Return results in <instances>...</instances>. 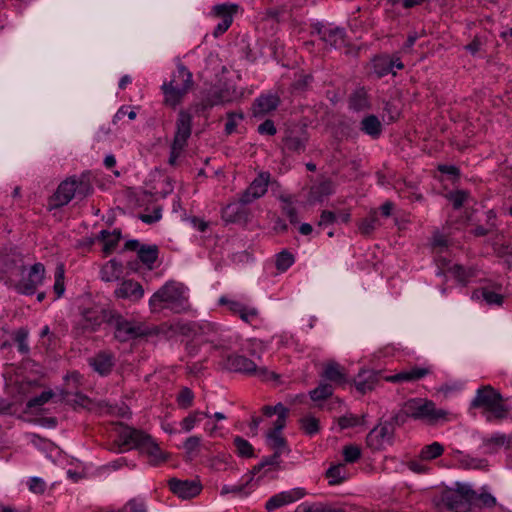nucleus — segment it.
<instances>
[{"label":"nucleus","instance_id":"c9c22d12","mask_svg":"<svg viewBox=\"0 0 512 512\" xmlns=\"http://www.w3.org/2000/svg\"><path fill=\"white\" fill-rule=\"evenodd\" d=\"M326 477L329 480V484L336 485L343 482L346 478L345 464L338 463L332 465L326 472Z\"/></svg>","mask_w":512,"mask_h":512},{"label":"nucleus","instance_id":"e2e57ef3","mask_svg":"<svg viewBox=\"0 0 512 512\" xmlns=\"http://www.w3.org/2000/svg\"><path fill=\"white\" fill-rule=\"evenodd\" d=\"M200 444H201V437L190 436L184 442L183 447L188 454H193L194 452L198 451Z\"/></svg>","mask_w":512,"mask_h":512},{"label":"nucleus","instance_id":"6ab92c4d","mask_svg":"<svg viewBox=\"0 0 512 512\" xmlns=\"http://www.w3.org/2000/svg\"><path fill=\"white\" fill-rule=\"evenodd\" d=\"M110 313L100 306H94L83 311L82 328L84 331H95L108 320Z\"/></svg>","mask_w":512,"mask_h":512},{"label":"nucleus","instance_id":"0eeeda50","mask_svg":"<svg viewBox=\"0 0 512 512\" xmlns=\"http://www.w3.org/2000/svg\"><path fill=\"white\" fill-rule=\"evenodd\" d=\"M476 492L469 485L457 483L455 490H448L442 495L443 505L456 512H463L471 505V500L475 498Z\"/></svg>","mask_w":512,"mask_h":512},{"label":"nucleus","instance_id":"e433bc0d","mask_svg":"<svg viewBox=\"0 0 512 512\" xmlns=\"http://www.w3.org/2000/svg\"><path fill=\"white\" fill-rule=\"evenodd\" d=\"M373 68L378 77H383L389 73H392L390 56L382 55L376 57L373 60Z\"/></svg>","mask_w":512,"mask_h":512},{"label":"nucleus","instance_id":"a18cd8bd","mask_svg":"<svg viewBox=\"0 0 512 512\" xmlns=\"http://www.w3.org/2000/svg\"><path fill=\"white\" fill-rule=\"evenodd\" d=\"M365 374L366 372L360 373L358 375V379L355 380V386L357 390L362 394H365L367 391L372 390L375 383L374 375L371 372H368L367 377H364Z\"/></svg>","mask_w":512,"mask_h":512},{"label":"nucleus","instance_id":"473e14b6","mask_svg":"<svg viewBox=\"0 0 512 512\" xmlns=\"http://www.w3.org/2000/svg\"><path fill=\"white\" fill-rule=\"evenodd\" d=\"M138 258L149 269H152L154 262L158 258V248L156 245H142L138 249Z\"/></svg>","mask_w":512,"mask_h":512},{"label":"nucleus","instance_id":"de8ad7c7","mask_svg":"<svg viewBox=\"0 0 512 512\" xmlns=\"http://www.w3.org/2000/svg\"><path fill=\"white\" fill-rule=\"evenodd\" d=\"M345 463H354L361 457V448L358 445H345L342 450Z\"/></svg>","mask_w":512,"mask_h":512},{"label":"nucleus","instance_id":"2f4dec72","mask_svg":"<svg viewBox=\"0 0 512 512\" xmlns=\"http://www.w3.org/2000/svg\"><path fill=\"white\" fill-rule=\"evenodd\" d=\"M349 106L355 111H363L369 108L368 95L364 88H359L351 94Z\"/></svg>","mask_w":512,"mask_h":512},{"label":"nucleus","instance_id":"a19ab883","mask_svg":"<svg viewBox=\"0 0 512 512\" xmlns=\"http://www.w3.org/2000/svg\"><path fill=\"white\" fill-rule=\"evenodd\" d=\"M444 452V447L439 442H433L430 445H426L420 452L422 460H433L440 457Z\"/></svg>","mask_w":512,"mask_h":512},{"label":"nucleus","instance_id":"7ed1b4c3","mask_svg":"<svg viewBox=\"0 0 512 512\" xmlns=\"http://www.w3.org/2000/svg\"><path fill=\"white\" fill-rule=\"evenodd\" d=\"M402 413L415 420H424L436 425L452 419V414L444 409L437 408L435 403L424 398H412L406 401Z\"/></svg>","mask_w":512,"mask_h":512},{"label":"nucleus","instance_id":"09e8293b","mask_svg":"<svg viewBox=\"0 0 512 512\" xmlns=\"http://www.w3.org/2000/svg\"><path fill=\"white\" fill-rule=\"evenodd\" d=\"M293 263L294 256L286 250L280 252L276 257V268L281 272L286 271Z\"/></svg>","mask_w":512,"mask_h":512},{"label":"nucleus","instance_id":"7c9ffc66","mask_svg":"<svg viewBox=\"0 0 512 512\" xmlns=\"http://www.w3.org/2000/svg\"><path fill=\"white\" fill-rule=\"evenodd\" d=\"M494 253L498 257H506L512 254V244L507 241L502 233H497L491 240Z\"/></svg>","mask_w":512,"mask_h":512},{"label":"nucleus","instance_id":"f3484780","mask_svg":"<svg viewBox=\"0 0 512 512\" xmlns=\"http://www.w3.org/2000/svg\"><path fill=\"white\" fill-rule=\"evenodd\" d=\"M114 296L117 299L128 300L130 302H138L144 296V289L142 285L133 280H123L115 289Z\"/></svg>","mask_w":512,"mask_h":512},{"label":"nucleus","instance_id":"1a4fd4ad","mask_svg":"<svg viewBox=\"0 0 512 512\" xmlns=\"http://www.w3.org/2000/svg\"><path fill=\"white\" fill-rule=\"evenodd\" d=\"M24 258L18 252L0 255V281L11 286L16 278L24 272Z\"/></svg>","mask_w":512,"mask_h":512},{"label":"nucleus","instance_id":"a878e982","mask_svg":"<svg viewBox=\"0 0 512 512\" xmlns=\"http://www.w3.org/2000/svg\"><path fill=\"white\" fill-rule=\"evenodd\" d=\"M279 102V98L276 95H261L253 104L254 116H263L275 110L278 107Z\"/></svg>","mask_w":512,"mask_h":512},{"label":"nucleus","instance_id":"4be33fe9","mask_svg":"<svg viewBox=\"0 0 512 512\" xmlns=\"http://www.w3.org/2000/svg\"><path fill=\"white\" fill-rule=\"evenodd\" d=\"M335 191V183L329 179L322 177L318 179L311 187L308 195L310 203L322 202L324 198L333 194Z\"/></svg>","mask_w":512,"mask_h":512},{"label":"nucleus","instance_id":"412c9836","mask_svg":"<svg viewBox=\"0 0 512 512\" xmlns=\"http://www.w3.org/2000/svg\"><path fill=\"white\" fill-rule=\"evenodd\" d=\"M305 495V492L301 488L291 489L289 491H283L272 496L265 505V508L268 511H273L277 508H280L284 505L293 503L299 499H301Z\"/></svg>","mask_w":512,"mask_h":512},{"label":"nucleus","instance_id":"58836bf2","mask_svg":"<svg viewBox=\"0 0 512 512\" xmlns=\"http://www.w3.org/2000/svg\"><path fill=\"white\" fill-rule=\"evenodd\" d=\"M208 416V412L193 411L181 421L180 426L184 432H190L202 417Z\"/></svg>","mask_w":512,"mask_h":512},{"label":"nucleus","instance_id":"4c0bfd02","mask_svg":"<svg viewBox=\"0 0 512 512\" xmlns=\"http://www.w3.org/2000/svg\"><path fill=\"white\" fill-rule=\"evenodd\" d=\"M280 201L283 203L282 212L286 215L292 224L298 223V215L297 210L293 206L292 197L290 195H281L279 197Z\"/></svg>","mask_w":512,"mask_h":512},{"label":"nucleus","instance_id":"c85d7f7f","mask_svg":"<svg viewBox=\"0 0 512 512\" xmlns=\"http://www.w3.org/2000/svg\"><path fill=\"white\" fill-rule=\"evenodd\" d=\"M122 273V264L117 262L115 259L109 260L105 265H103L100 271L101 279L105 282H113L118 280Z\"/></svg>","mask_w":512,"mask_h":512},{"label":"nucleus","instance_id":"79ce46f5","mask_svg":"<svg viewBox=\"0 0 512 512\" xmlns=\"http://www.w3.org/2000/svg\"><path fill=\"white\" fill-rule=\"evenodd\" d=\"M103 240V251L105 254H110L117 246L120 240V233L113 232L112 234L106 230L101 231Z\"/></svg>","mask_w":512,"mask_h":512},{"label":"nucleus","instance_id":"ea45409f","mask_svg":"<svg viewBox=\"0 0 512 512\" xmlns=\"http://www.w3.org/2000/svg\"><path fill=\"white\" fill-rule=\"evenodd\" d=\"M306 141V137L297 136L291 133L285 137L284 145L288 150L300 153L305 150Z\"/></svg>","mask_w":512,"mask_h":512},{"label":"nucleus","instance_id":"bb28decb","mask_svg":"<svg viewBox=\"0 0 512 512\" xmlns=\"http://www.w3.org/2000/svg\"><path fill=\"white\" fill-rule=\"evenodd\" d=\"M323 377L338 385H342L347 382L345 369L335 361L326 363L323 371Z\"/></svg>","mask_w":512,"mask_h":512},{"label":"nucleus","instance_id":"603ef678","mask_svg":"<svg viewBox=\"0 0 512 512\" xmlns=\"http://www.w3.org/2000/svg\"><path fill=\"white\" fill-rule=\"evenodd\" d=\"M470 502H471V504L482 506V507H487V508H491L496 505L495 497H493L490 493H486V492H483L480 494H478L476 492L475 498L472 499Z\"/></svg>","mask_w":512,"mask_h":512},{"label":"nucleus","instance_id":"ddd939ff","mask_svg":"<svg viewBox=\"0 0 512 512\" xmlns=\"http://www.w3.org/2000/svg\"><path fill=\"white\" fill-rule=\"evenodd\" d=\"M394 434L391 423L384 422L374 427L366 437L367 446L373 450H381L385 444H390Z\"/></svg>","mask_w":512,"mask_h":512},{"label":"nucleus","instance_id":"37998d69","mask_svg":"<svg viewBox=\"0 0 512 512\" xmlns=\"http://www.w3.org/2000/svg\"><path fill=\"white\" fill-rule=\"evenodd\" d=\"M73 178L77 184L76 197L83 199L92 193L93 187H92L90 180L87 176H85V175H81L80 177L73 176Z\"/></svg>","mask_w":512,"mask_h":512},{"label":"nucleus","instance_id":"f704fd0d","mask_svg":"<svg viewBox=\"0 0 512 512\" xmlns=\"http://www.w3.org/2000/svg\"><path fill=\"white\" fill-rule=\"evenodd\" d=\"M301 430L309 436H313L320 431L319 420L312 416L306 415L299 420Z\"/></svg>","mask_w":512,"mask_h":512},{"label":"nucleus","instance_id":"6e6d98bb","mask_svg":"<svg viewBox=\"0 0 512 512\" xmlns=\"http://www.w3.org/2000/svg\"><path fill=\"white\" fill-rule=\"evenodd\" d=\"M54 393L52 391H43L39 396L31 398L27 402L28 408H35L44 405L47 403L52 397Z\"/></svg>","mask_w":512,"mask_h":512},{"label":"nucleus","instance_id":"dca6fc26","mask_svg":"<svg viewBox=\"0 0 512 512\" xmlns=\"http://www.w3.org/2000/svg\"><path fill=\"white\" fill-rule=\"evenodd\" d=\"M312 34H317L320 39L331 47L339 48L345 43V31L343 28L316 24Z\"/></svg>","mask_w":512,"mask_h":512},{"label":"nucleus","instance_id":"2eb2a0df","mask_svg":"<svg viewBox=\"0 0 512 512\" xmlns=\"http://www.w3.org/2000/svg\"><path fill=\"white\" fill-rule=\"evenodd\" d=\"M269 182L270 173H259L258 176L249 185V187L240 195L239 202L243 205H246L262 197L267 192Z\"/></svg>","mask_w":512,"mask_h":512},{"label":"nucleus","instance_id":"8fccbe9b","mask_svg":"<svg viewBox=\"0 0 512 512\" xmlns=\"http://www.w3.org/2000/svg\"><path fill=\"white\" fill-rule=\"evenodd\" d=\"M244 115L242 112H229L227 114V122L225 124V132L232 134L236 131L237 125L243 120Z\"/></svg>","mask_w":512,"mask_h":512},{"label":"nucleus","instance_id":"b1692460","mask_svg":"<svg viewBox=\"0 0 512 512\" xmlns=\"http://www.w3.org/2000/svg\"><path fill=\"white\" fill-rule=\"evenodd\" d=\"M282 429H277V426H273L266 434V439L269 447L274 450L272 454V460L275 461L280 458L281 454L289 451L287 442L281 434Z\"/></svg>","mask_w":512,"mask_h":512},{"label":"nucleus","instance_id":"20e7f679","mask_svg":"<svg viewBox=\"0 0 512 512\" xmlns=\"http://www.w3.org/2000/svg\"><path fill=\"white\" fill-rule=\"evenodd\" d=\"M471 406L483 408L488 421L502 420L509 413V407L506 405L502 395L490 385L477 390Z\"/></svg>","mask_w":512,"mask_h":512},{"label":"nucleus","instance_id":"49530a36","mask_svg":"<svg viewBox=\"0 0 512 512\" xmlns=\"http://www.w3.org/2000/svg\"><path fill=\"white\" fill-rule=\"evenodd\" d=\"M333 394V388L330 384H320L318 387L310 391V398L313 401L324 400Z\"/></svg>","mask_w":512,"mask_h":512},{"label":"nucleus","instance_id":"f8f14e48","mask_svg":"<svg viewBox=\"0 0 512 512\" xmlns=\"http://www.w3.org/2000/svg\"><path fill=\"white\" fill-rule=\"evenodd\" d=\"M240 10V6L235 3H222L212 7L211 15L215 18H220L221 22L215 27L213 31L214 37H219L224 34L233 22L234 16Z\"/></svg>","mask_w":512,"mask_h":512},{"label":"nucleus","instance_id":"a211bd4d","mask_svg":"<svg viewBox=\"0 0 512 512\" xmlns=\"http://www.w3.org/2000/svg\"><path fill=\"white\" fill-rule=\"evenodd\" d=\"M192 116L186 110H180L176 121V132L173 143L177 147H185L191 135Z\"/></svg>","mask_w":512,"mask_h":512},{"label":"nucleus","instance_id":"72a5a7b5","mask_svg":"<svg viewBox=\"0 0 512 512\" xmlns=\"http://www.w3.org/2000/svg\"><path fill=\"white\" fill-rule=\"evenodd\" d=\"M379 225L377 211L373 210L366 218L358 223V229L362 235H370Z\"/></svg>","mask_w":512,"mask_h":512},{"label":"nucleus","instance_id":"5701e85b","mask_svg":"<svg viewBox=\"0 0 512 512\" xmlns=\"http://www.w3.org/2000/svg\"><path fill=\"white\" fill-rule=\"evenodd\" d=\"M431 373L429 367H412L396 374L385 376L384 379L392 383L415 382Z\"/></svg>","mask_w":512,"mask_h":512},{"label":"nucleus","instance_id":"cd10ccee","mask_svg":"<svg viewBox=\"0 0 512 512\" xmlns=\"http://www.w3.org/2000/svg\"><path fill=\"white\" fill-rule=\"evenodd\" d=\"M262 413L267 417L277 415V419L273 422V426H277V429H283L286 426L289 410L282 403H277L275 406H263Z\"/></svg>","mask_w":512,"mask_h":512},{"label":"nucleus","instance_id":"39448f33","mask_svg":"<svg viewBox=\"0 0 512 512\" xmlns=\"http://www.w3.org/2000/svg\"><path fill=\"white\" fill-rule=\"evenodd\" d=\"M193 86L192 73L182 64L171 75L169 82L163 83L161 89L164 94V103L175 108L179 105Z\"/></svg>","mask_w":512,"mask_h":512},{"label":"nucleus","instance_id":"9d476101","mask_svg":"<svg viewBox=\"0 0 512 512\" xmlns=\"http://www.w3.org/2000/svg\"><path fill=\"white\" fill-rule=\"evenodd\" d=\"M240 97L235 87L225 85L211 90L202 101L194 106L196 112L204 111L216 105L232 102Z\"/></svg>","mask_w":512,"mask_h":512},{"label":"nucleus","instance_id":"6e6552de","mask_svg":"<svg viewBox=\"0 0 512 512\" xmlns=\"http://www.w3.org/2000/svg\"><path fill=\"white\" fill-rule=\"evenodd\" d=\"M227 367L234 371L255 375L261 380L276 379L278 376L266 367H257V364L243 355H231L227 358Z\"/></svg>","mask_w":512,"mask_h":512},{"label":"nucleus","instance_id":"5fc2aeb1","mask_svg":"<svg viewBox=\"0 0 512 512\" xmlns=\"http://www.w3.org/2000/svg\"><path fill=\"white\" fill-rule=\"evenodd\" d=\"M28 331L24 328H20L15 333V341L18 344V350L22 354L29 352V346L27 343Z\"/></svg>","mask_w":512,"mask_h":512},{"label":"nucleus","instance_id":"423d86ee","mask_svg":"<svg viewBox=\"0 0 512 512\" xmlns=\"http://www.w3.org/2000/svg\"><path fill=\"white\" fill-rule=\"evenodd\" d=\"M45 274L44 265L41 263H35L26 269L24 264V272L15 279L11 287H13L18 293L24 295H32L36 292L39 285L42 284Z\"/></svg>","mask_w":512,"mask_h":512},{"label":"nucleus","instance_id":"4468645a","mask_svg":"<svg viewBox=\"0 0 512 512\" xmlns=\"http://www.w3.org/2000/svg\"><path fill=\"white\" fill-rule=\"evenodd\" d=\"M168 485L172 493L183 500L192 499L202 491V484L197 479L180 480L172 478L168 481Z\"/></svg>","mask_w":512,"mask_h":512},{"label":"nucleus","instance_id":"f03ea898","mask_svg":"<svg viewBox=\"0 0 512 512\" xmlns=\"http://www.w3.org/2000/svg\"><path fill=\"white\" fill-rule=\"evenodd\" d=\"M186 288L182 283L168 281L160 287L149 299V307L152 312H160L170 309L180 313L188 308Z\"/></svg>","mask_w":512,"mask_h":512},{"label":"nucleus","instance_id":"4d7b16f0","mask_svg":"<svg viewBox=\"0 0 512 512\" xmlns=\"http://www.w3.org/2000/svg\"><path fill=\"white\" fill-rule=\"evenodd\" d=\"M468 196H469V194L466 191L457 190L455 192H451L448 195V199L452 202L453 207L455 209H459L465 203Z\"/></svg>","mask_w":512,"mask_h":512},{"label":"nucleus","instance_id":"69168bd1","mask_svg":"<svg viewBox=\"0 0 512 512\" xmlns=\"http://www.w3.org/2000/svg\"><path fill=\"white\" fill-rule=\"evenodd\" d=\"M482 296H483V299L488 303V304H496V305H501L502 302H503V297L502 295L494 292V291H491V290H487V289H484L482 291Z\"/></svg>","mask_w":512,"mask_h":512},{"label":"nucleus","instance_id":"f257e3e1","mask_svg":"<svg viewBox=\"0 0 512 512\" xmlns=\"http://www.w3.org/2000/svg\"><path fill=\"white\" fill-rule=\"evenodd\" d=\"M116 443L121 451L139 450L141 454L148 458L151 465H159L165 462L168 457L150 435L132 427L121 426L118 430Z\"/></svg>","mask_w":512,"mask_h":512},{"label":"nucleus","instance_id":"c756f323","mask_svg":"<svg viewBox=\"0 0 512 512\" xmlns=\"http://www.w3.org/2000/svg\"><path fill=\"white\" fill-rule=\"evenodd\" d=\"M360 129L372 138H378L382 132V124L375 115H368L360 122Z\"/></svg>","mask_w":512,"mask_h":512},{"label":"nucleus","instance_id":"aec40b11","mask_svg":"<svg viewBox=\"0 0 512 512\" xmlns=\"http://www.w3.org/2000/svg\"><path fill=\"white\" fill-rule=\"evenodd\" d=\"M77 184L72 177L67 178L60 183L56 192L52 196L51 202L54 207L67 205L73 197L76 196Z\"/></svg>","mask_w":512,"mask_h":512},{"label":"nucleus","instance_id":"680f3d73","mask_svg":"<svg viewBox=\"0 0 512 512\" xmlns=\"http://www.w3.org/2000/svg\"><path fill=\"white\" fill-rule=\"evenodd\" d=\"M120 512H146V509L143 502L132 499L123 506Z\"/></svg>","mask_w":512,"mask_h":512},{"label":"nucleus","instance_id":"bf43d9fd","mask_svg":"<svg viewBox=\"0 0 512 512\" xmlns=\"http://www.w3.org/2000/svg\"><path fill=\"white\" fill-rule=\"evenodd\" d=\"M449 272L459 281L465 283L471 276L461 265L454 264L449 268Z\"/></svg>","mask_w":512,"mask_h":512},{"label":"nucleus","instance_id":"864d4df0","mask_svg":"<svg viewBox=\"0 0 512 512\" xmlns=\"http://www.w3.org/2000/svg\"><path fill=\"white\" fill-rule=\"evenodd\" d=\"M234 446L237 453L242 457H251L253 455L252 445L242 437H236L234 439Z\"/></svg>","mask_w":512,"mask_h":512},{"label":"nucleus","instance_id":"9b49d317","mask_svg":"<svg viewBox=\"0 0 512 512\" xmlns=\"http://www.w3.org/2000/svg\"><path fill=\"white\" fill-rule=\"evenodd\" d=\"M114 322L115 337L122 342L145 336L148 333V328L143 323L127 320L120 315L115 317Z\"/></svg>","mask_w":512,"mask_h":512},{"label":"nucleus","instance_id":"13d9d810","mask_svg":"<svg viewBox=\"0 0 512 512\" xmlns=\"http://www.w3.org/2000/svg\"><path fill=\"white\" fill-rule=\"evenodd\" d=\"M64 269L62 266L57 267L55 273V283H54V291L57 295V298L61 297L64 293Z\"/></svg>","mask_w":512,"mask_h":512},{"label":"nucleus","instance_id":"393cba45","mask_svg":"<svg viewBox=\"0 0 512 512\" xmlns=\"http://www.w3.org/2000/svg\"><path fill=\"white\" fill-rule=\"evenodd\" d=\"M89 364L100 375H108L114 366V357L108 352H99L89 359Z\"/></svg>","mask_w":512,"mask_h":512},{"label":"nucleus","instance_id":"0e129e2a","mask_svg":"<svg viewBox=\"0 0 512 512\" xmlns=\"http://www.w3.org/2000/svg\"><path fill=\"white\" fill-rule=\"evenodd\" d=\"M242 321L246 323H251L258 316V311L256 308L244 306L241 312L238 314Z\"/></svg>","mask_w":512,"mask_h":512},{"label":"nucleus","instance_id":"338daca9","mask_svg":"<svg viewBox=\"0 0 512 512\" xmlns=\"http://www.w3.org/2000/svg\"><path fill=\"white\" fill-rule=\"evenodd\" d=\"M219 303L222 305H227L228 309L234 314H239L241 312V310L243 309V307L245 306V304H243L239 301L230 300V299H227L226 297H221L219 300Z\"/></svg>","mask_w":512,"mask_h":512},{"label":"nucleus","instance_id":"c03bdc74","mask_svg":"<svg viewBox=\"0 0 512 512\" xmlns=\"http://www.w3.org/2000/svg\"><path fill=\"white\" fill-rule=\"evenodd\" d=\"M364 417L365 415H362L361 417H358L356 415H353L351 413H347L339 418H337V424L340 428V430H344L347 428H352L358 425H361L364 423Z\"/></svg>","mask_w":512,"mask_h":512},{"label":"nucleus","instance_id":"052dcab7","mask_svg":"<svg viewBox=\"0 0 512 512\" xmlns=\"http://www.w3.org/2000/svg\"><path fill=\"white\" fill-rule=\"evenodd\" d=\"M29 490L36 494H42L46 489V483L39 477H32L28 481Z\"/></svg>","mask_w":512,"mask_h":512},{"label":"nucleus","instance_id":"3c124183","mask_svg":"<svg viewBox=\"0 0 512 512\" xmlns=\"http://www.w3.org/2000/svg\"><path fill=\"white\" fill-rule=\"evenodd\" d=\"M194 399V393L187 387H184L180 390L177 396V403L180 408L188 409L192 406Z\"/></svg>","mask_w":512,"mask_h":512},{"label":"nucleus","instance_id":"774afa93","mask_svg":"<svg viewBox=\"0 0 512 512\" xmlns=\"http://www.w3.org/2000/svg\"><path fill=\"white\" fill-rule=\"evenodd\" d=\"M128 116L130 120H134L136 118V112L134 110L128 111L127 106H122L118 109L116 114L113 116V123L116 124L120 121L124 116Z\"/></svg>","mask_w":512,"mask_h":512}]
</instances>
